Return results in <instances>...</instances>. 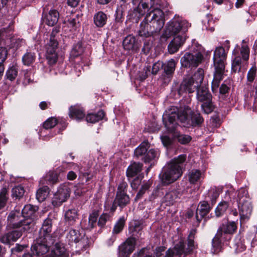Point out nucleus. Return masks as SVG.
Listing matches in <instances>:
<instances>
[{
    "mask_svg": "<svg viewBox=\"0 0 257 257\" xmlns=\"http://www.w3.org/2000/svg\"><path fill=\"white\" fill-rule=\"evenodd\" d=\"M69 167L70 169L74 170L76 172H81V167L74 163H70Z\"/></svg>",
    "mask_w": 257,
    "mask_h": 257,
    "instance_id": "61",
    "label": "nucleus"
},
{
    "mask_svg": "<svg viewBox=\"0 0 257 257\" xmlns=\"http://www.w3.org/2000/svg\"><path fill=\"white\" fill-rule=\"evenodd\" d=\"M221 233H220L219 230H218L216 235L212 239L213 250L212 251V252L213 253H216L220 251L221 248Z\"/></svg>",
    "mask_w": 257,
    "mask_h": 257,
    "instance_id": "29",
    "label": "nucleus"
},
{
    "mask_svg": "<svg viewBox=\"0 0 257 257\" xmlns=\"http://www.w3.org/2000/svg\"><path fill=\"white\" fill-rule=\"evenodd\" d=\"M234 248L236 253L243 251L245 249V246L240 239L236 238L235 240Z\"/></svg>",
    "mask_w": 257,
    "mask_h": 257,
    "instance_id": "44",
    "label": "nucleus"
},
{
    "mask_svg": "<svg viewBox=\"0 0 257 257\" xmlns=\"http://www.w3.org/2000/svg\"><path fill=\"white\" fill-rule=\"evenodd\" d=\"M136 245V239L134 237L128 238L119 247L118 257H128L134 251Z\"/></svg>",
    "mask_w": 257,
    "mask_h": 257,
    "instance_id": "16",
    "label": "nucleus"
},
{
    "mask_svg": "<svg viewBox=\"0 0 257 257\" xmlns=\"http://www.w3.org/2000/svg\"><path fill=\"white\" fill-rule=\"evenodd\" d=\"M203 178V173L199 170H192L188 174V179L191 184H195L197 182H200Z\"/></svg>",
    "mask_w": 257,
    "mask_h": 257,
    "instance_id": "25",
    "label": "nucleus"
},
{
    "mask_svg": "<svg viewBox=\"0 0 257 257\" xmlns=\"http://www.w3.org/2000/svg\"><path fill=\"white\" fill-rule=\"evenodd\" d=\"M175 137L177 138L179 143L182 144H187L190 142L191 140L190 136L183 134H176L175 135Z\"/></svg>",
    "mask_w": 257,
    "mask_h": 257,
    "instance_id": "48",
    "label": "nucleus"
},
{
    "mask_svg": "<svg viewBox=\"0 0 257 257\" xmlns=\"http://www.w3.org/2000/svg\"><path fill=\"white\" fill-rule=\"evenodd\" d=\"M77 177L76 172L73 171H69L67 175V178L69 180H73Z\"/></svg>",
    "mask_w": 257,
    "mask_h": 257,
    "instance_id": "62",
    "label": "nucleus"
},
{
    "mask_svg": "<svg viewBox=\"0 0 257 257\" xmlns=\"http://www.w3.org/2000/svg\"><path fill=\"white\" fill-rule=\"evenodd\" d=\"M18 75L17 69L13 66L11 67L6 73V76L8 79L12 81L14 80Z\"/></svg>",
    "mask_w": 257,
    "mask_h": 257,
    "instance_id": "47",
    "label": "nucleus"
},
{
    "mask_svg": "<svg viewBox=\"0 0 257 257\" xmlns=\"http://www.w3.org/2000/svg\"><path fill=\"white\" fill-rule=\"evenodd\" d=\"M186 156L181 155L174 158L164 168L161 177V181L164 185L170 184L178 179L182 174L181 164L186 160Z\"/></svg>",
    "mask_w": 257,
    "mask_h": 257,
    "instance_id": "3",
    "label": "nucleus"
},
{
    "mask_svg": "<svg viewBox=\"0 0 257 257\" xmlns=\"http://www.w3.org/2000/svg\"><path fill=\"white\" fill-rule=\"evenodd\" d=\"M78 24L79 21L77 17L70 18L68 20V26L72 28H75L76 27H77V26Z\"/></svg>",
    "mask_w": 257,
    "mask_h": 257,
    "instance_id": "53",
    "label": "nucleus"
},
{
    "mask_svg": "<svg viewBox=\"0 0 257 257\" xmlns=\"http://www.w3.org/2000/svg\"><path fill=\"white\" fill-rule=\"evenodd\" d=\"M58 31L56 29H53L49 40L46 45V57L50 65L55 64L58 59L57 50L58 43L55 38Z\"/></svg>",
    "mask_w": 257,
    "mask_h": 257,
    "instance_id": "7",
    "label": "nucleus"
},
{
    "mask_svg": "<svg viewBox=\"0 0 257 257\" xmlns=\"http://www.w3.org/2000/svg\"><path fill=\"white\" fill-rule=\"evenodd\" d=\"M165 23L164 14L161 10H156L153 13L147 15L140 24L139 34L140 36L148 37L158 33Z\"/></svg>",
    "mask_w": 257,
    "mask_h": 257,
    "instance_id": "2",
    "label": "nucleus"
},
{
    "mask_svg": "<svg viewBox=\"0 0 257 257\" xmlns=\"http://www.w3.org/2000/svg\"><path fill=\"white\" fill-rule=\"evenodd\" d=\"M142 168V164L141 163H134L131 164L127 168L126 175L128 177H132L139 173Z\"/></svg>",
    "mask_w": 257,
    "mask_h": 257,
    "instance_id": "31",
    "label": "nucleus"
},
{
    "mask_svg": "<svg viewBox=\"0 0 257 257\" xmlns=\"http://www.w3.org/2000/svg\"><path fill=\"white\" fill-rule=\"evenodd\" d=\"M83 52V48L81 43H78L73 48L71 55L73 57H77L81 55Z\"/></svg>",
    "mask_w": 257,
    "mask_h": 257,
    "instance_id": "43",
    "label": "nucleus"
},
{
    "mask_svg": "<svg viewBox=\"0 0 257 257\" xmlns=\"http://www.w3.org/2000/svg\"><path fill=\"white\" fill-rule=\"evenodd\" d=\"M57 123V120L54 117H51L46 120L43 126L46 129H50L54 127Z\"/></svg>",
    "mask_w": 257,
    "mask_h": 257,
    "instance_id": "49",
    "label": "nucleus"
},
{
    "mask_svg": "<svg viewBox=\"0 0 257 257\" xmlns=\"http://www.w3.org/2000/svg\"><path fill=\"white\" fill-rule=\"evenodd\" d=\"M53 243H49L46 239L42 237L37 238L36 243L32 246V250L38 255H43L48 252L49 246Z\"/></svg>",
    "mask_w": 257,
    "mask_h": 257,
    "instance_id": "17",
    "label": "nucleus"
},
{
    "mask_svg": "<svg viewBox=\"0 0 257 257\" xmlns=\"http://www.w3.org/2000/svg\"><path fill=\"white\" fill-rule=\"evenodd\" d=\"M161 64L160 63H156L154 64L152 67V73L156 74L159 71Z\"/></svg>",
    "mask_w": 257,
    "mask_h": 257,
    "instance_id": "63",
    "label": "nucleus"
},
{
    "mask_svg": "<svg viewBox=\"0 0 257 257\" xmlns=\"http://www.w3.org/2000/svg\"><path fill=\"white\" fill-rule=\"evenodd\" d=\"M150 145L148 142H143L135 150V155L137 157L145 156L147 152Z\"/></svg>",
    "mask_w": 257,
    "mask_h": 257,
    "instance_id": "33",
    "label": "nucleus"
},
{
    "mask_svg": "<svg viewBox=\"0 0 257 257\" xmlns=\"http://www.w3.org/2000/svg\"><path fill=\"white\" fill-rule=\"evenodd\" d=\"M197 97L198 100L201 103V106L203 111L208 114L213 111L214 106L212 103V96L205 87H201L197 89Z\"/></svg>",
    "mask_w": 257,
    "mask_h": 257,
    "instance_id": "9",
    "label": "nucleus"
},
{
    "mask_svg": "<svg viewBox=\"0 0 257 257\" xmlns=\"http://www.w3.org/2000/svg\"><path fill=\"white\" fill-rule=\"evenodd\" d=\"M226 59V54L224 49L222 47H217L214 51L213 58L215 71L211 86L214 92L217 91L220 82L223 79Z\"/></svg>",
    "mask_w": 257,
    "mask_h": 257,
    "instance_id": "4",
    "label": "nucleus"
},
{
    "mask_svg": "<svg viewBox=\"0 0 257 257\" xmlns=\"http://www.w3.org/2000/svg\"><path fill=\"white\" fill-rule=\"evenodd\" d=\"M9 199V194L6 187L1 190V209L5 206Z\"/></svg>",
    "mask_w": 257,
    "mask_h": 257,
    "instance_id": "46",
    "label": "nucleus"
},
{
    "mask_svg": "<svg viewBox=\"0 0 257 257\" xmlns=\"http://www.w3.org/2000/svg\"><path fill=\"white\" fill-rule=\"evenodd\" d=\"M228 207V204L227 202L223 201L220 202L215 209V214L216 216L219 217L223 215Z\"/></svg>",
    "mask_w": 257,
    "mask_h": 257,
    "instance_id": "40",
    "label": "nucleus"
},
{
    "mask_svg": "<svg viewBox=\"0 0 257 257\" xmlns=\"http://www.w3.org/2000/svg\"><path fill=\"white\" fill-rule=\"evenodd\" d=\"M109 218V215L107 213L102 214L99 217L98 224L100 226H103L107 220Z\"/></svg>",
    "mask_w": 257,
    "mask_h": 257,
    "instance_id": "52",
    "label": "nucleus"
},
{
    "mask_svg": "<svg viewBox=\"0 0 257 257\" xmlns=\"http://www.w3.org/2000/svg\"><path fill=\"white\" fill-rule=\"evenodd\" d=\"M6 27H4L2 29L1 28V33L2 32V30L4 31H6L8 30L9 31L12 30L11 28V26L13 25L12 20H8L7 23H5Z\"/></svg>",
    "mask_w": 257,
    "mask_h": 257,
    "instance_id": "58",
    "label": "nucleus"
},
{
    "mask_svg": "<svg viewBox=\"0 0 257 257\" xmlns=\"http://www.w3.org/2000/svg\"><path fill=\"white\" fill-rule=\"evenodd\" d=\"M190 26L186 21L179 17L174 18L168 23L165 34L171 36L178 33H185Z\"/></svg>",
    "mask_w": 257,
    "mask_h": 257,
    "instance_id": "8",
    "label": "nucleus"
},
{
    "mask_svg": "<svg viewBox=\"0 0 257 257\" xmlns=\"http://www.w3.org/2000/svg\"><path fill=\"white\" fill-rule=\"evenodd\" d=\"M49 181L52 183H56L58 181L57 174L55 172H50L48 175Z\"/></svg>",
    "mask_w": 257,
    "mask_h": 257,
    "instance_id": "54",
    "label": "nucleus"
},
{
    "mask_svg": "<svg viewBox=\"0 0 257 257\" xmlns=\"http://www.w3.org/2000/svg\"><path fill=\"white\" fill-rule=\"evenodd\" d=\"M59 17V14L56 10H50L46 16V23L50 26H53L57 23Z\"/></svg>",
    "mask_w": 257,
    "mask_h": 257,
    "instance_id": "28",
    "label": "nucleus"
},
{
    "mask_svg": "<svg viewBox=\"0 0 257 257\" xmlns=\"http://www.w3.org/2000/svg\"><path fill=\"white\" fill-rule=\"evenodd\" d=\"M135 43V38L131 35H128L123 40V46L125 50H130L134 48Z\"/></svg>",
    "mask_w": 257,
    "mask_h": 257,
    "instance_id": "38",
    "label": "nucleus"
},
{
    "mask_svg": "<svg viewBox=\"0 0 257 257\" xmlns=\"http://www.w3.org/2000/svg\"><path fill=\"white\" fill-rule=\"evenodd\" d=\"M210 207L207 202H201L196 211V218L200 221L209 211Z\"/></svg>",
    "mask_w": 257,
    "mask_h": 257,
    "instance_id": "23",
    "label": "nucleus"
},
{
    "mask_svg": "<svg viewBox=\"0 0 257 257\" xmlns=\"http://www.w3.org/2000/svg\"><path fill=\"white\" fill-rule=\"evenodd\" d=\"M240 53L242 55V58L244 61H247L249 56V49L247 45H243L241 46Z\"/></svg>",
    "mask_w": 257,
    "mask_h": 257,
    "instance_id": "50",
    "label": "nucleus"
},
{
    "mask_svg": "<svg viewBox=\"0 0 257 257\" xmlns=\"http://www.w3.org/2000/svg\"><path fill=\"white\" fill-rule=\"evenodd\" d=\"M125 223V219L123 217H121L116 223L113 229V234L119 233L123 229Z\"/></svg>",
    "mask_w": 257,
    "mask_h": 257,
    "instance_id": "42",
    "label": "nucleus"
},
{
    "mask_svg": "<svg viewBox=\"0 0 257 257\" xmlns=\"http://www.w3.org/2000/svg\"><path fill=\"white\" fill-rule=\"evenodd\" d=\"M35 57V53L32 52L26 53L22 58L24 64L27 66L30 65L34 62Z\"/></svg>",
    "mask_w": 257,
    "mask_h": 257,
    "instance_id": "41",
    "label": "nucleus"
},
{
    "mask_svg": "<svg viewBox=\"0 0 257 257\" xmlns=\"http://www.w3.org/2000/svg\"><path fill=\"white\" fill-rule=\"evenodd\" d=\"M233 55L234 56V58L232 62V71L235 73L239 72L242 67L241 58L238 54L236 53L234 50L233 51Z\"/></svg>",
    "mask_w": 257,
    "mask_h": 257,
    "instance_id": "30",
    "label": "nucleus"
},
{
    "mask_svg": "<svg viewBox=\"0 0 257 257\" xmlns=\"http://www.w3.org/2000/svg\"><path fill=\"white\" fill-rule=\"evenodd\" d=\"M165 247L160 246L156 248L155 254L157 257H160L162 254V252L165 251Z\"/></svg>",
    "mask_w": 257,
    "mask_h": 257,
    "instance_id": "59",
    "label": "nucleus"
},
{
    "mask_svg": "<svg viewBox=\"0 0 257 257\" xmlns=\"http://www.w3.org/2000/svg\"><path fill=\"white\" fill-rule=\"evenodd\" d=\"M161 141L165 146H168L171 143V139L167 136H164L161 137Z\"/></svg>",
    "mask_w": 257,
    "mask_h": 257,
    "instance_id": "57",
    "label": "nucleus"
},
{
    "mask_svg": "<svg viewBox=\"0 0 257 257\" xmlns=\"http://www.w3.org/2000/svg\"><path fill=\"white\" fill-rule=\"evenodd\" d=\"M163 119L166 128L170 132L175 131L178 127L179 122L185 126L199 124L203 120L199 113H192L190 109L180 113L178 108L175 106L171 107L165 111L163 115Z\"/></svg>",
    "mask_w": 257,
    "mask_h": 257,
    "instance_id": "1",
    "label": "nucleus"
},
{
    "mask_svg": "<svg viewBox=\"0 0 257 257\" xmlns=\"http://www.w3.org/2000/svg\"><path fill=\"white\" fill-rule=\"evenodd\" d=\"M139 3H140L139 4L135 10L141 16H144L145 14L147 15L153 13L156 10H161L160 9L155 8L154 0H144L141 1Z\"/></svg>",
    "mask_w": 257,
    "mask_h": 257,
    "instance_id": "15",
    "label": "nucleus"
},
{
    "mask_svg": "<svg viewBox=\"0 0 257 257\" xmlns=\"http://www.w3.org/2000/svg\"><path fill=\"white\" fill-rule=\"evenodd\" d=\"M229 87L225 83H223L221 84L220 89L219 92L220 94H224L227 93L229 91Z\"/></svg>",
    "mask_w": 257,
    "mask_h": 257,
    "instance_id": "56",
    "label": "nucleus"
},
{
    "mask_svg": "<svg viewBox=\"0 0 257 257\" xmlns=\"http://www.w3.org/2000/svg\"><path fill=\"white\" fill-rule=\"evenodd\" d=\"M257 71L256 67L254 65L252 66L248 70L247 74V80L248 82H252L256 76Z\"/></svg>",
    "mask_w": 257,
    "mask_h": 257,
    "instance_id": "45",
    "label": "nucleus"
},
{
    "mask_svg": "<svg viewBox=\"0 0 257 257\" xmlns=\"http://www.w3.org/2000/svg\"><path fill=\"white\" fill-rule=\"evenodd\" d=\"M66 249L63 244L56 243L52 248L50 253H48L43 257H64L65 255Z\"/></svg>",
    "mask_w": 257,
    "mask_h": 257,
    "instance_id": "21",
    "label": "nucleus"
},
{
    "mask_svg": "<svg viewBox=\"0 0 257 257\" xmlns=\"http://www.w3.org/2000/svg\"><path fill=\"white\" fill-rule=\"evenodd\" d=\"M104 116L103 111L100 110L97 113L89 114L86 116V120L87 122L95 123L101 120Z\"/></svg>",
    "mask_w": 257,
    "mask_h": 257,
    "instance_id": "34",
    "label": "nucleus"
},
{
    "mask_svg": "<svg viewBox=\"0 0 257 257\" xmlns=\"http://www.w3.org/2000/svg\"><path fill=\"white\" fill-rule=\"evenodd\" d=\"M201 49V47H199L196 51L186 53L181 59V66L186 68L196 67L198 66L203 59Z\"/></svg>",
    "mask_w": 257,
    "mask_h": 257,
    "instance_id": "11",
    "label": "nucleus"
},
{
    "mask_svg": "<svg viewBox=\"0 0 257 257\" xmlns=\"http://www.w3.org/2000/svg\"><path fill=\"white\" fill-rule=\"evenodd\" d=\"M107 19L106 15L101 11L97 12L93 17L94 23L98 27L104 26L106 23Z\"/></svg>",
    "mask_w": 257,
    "mask_h": 257,
    "instance_id": "26",
    "label": "nucleus"
},
{
    "mask_svg": "<svg viewBox=\"0 0 257 257\" xmlns=\"http://www.w3.org/2000/svg\"><path fill=\"white\" fill-rule=\"evenodd\" d=\"M159 155L160 152L158 149H150L144 157V161L146 163H151V162H153L154 163L158 159Z\"/></svg>",
    "mask_w": 257,
    "mask_h": 257,
    "instance_id": "27",
    "label": "nucleus"
},
{
    "mask_svg": "<svg viewBox=\"0 0 257 257\" xmlns=\"http://www.w3.org/2000/svg\"><path fill=\"white\" fill-rule=\"evenodd\" d=\"M180 191L177 190H171L167 192L164 196V201L167 205H173L181 196Z\"/></svg>",
    "mask_w": 257,
    "mask_h": 257,
    "instance_id": "22",
    "label": "nucleus"
},
{
    "mask_svg": "<svg viewBox=\"0 0 257 257\" xmlns=\"http://www.w3.org/2000/svg\"><path fill=\"white\" fill-rule=\"evenodd\" d=\"M70 189L68 184L61 185L54 194L52 204L55 206H59L66 201L70 196Z\"/></svg>",
    "mask_w": 257,
    "mask_h": 257,
    "instance_id": "13",
    "label": "nucleus"
},
{
    "mask_svg": "<svg viewBox=\"0 0 257 257\" xmlns=\"http://www.w3.org/2000/svg\"><path fill=\"white\" fill-rule=\"evenodd\" d=\"M186 40L185 33L175 34L173 40L168 46V50L170 53L173 54L176 52L179 48L184 44Z\"/></svg>",
    "mask_w": 257,
    "mask_h": 257,
    "instance_id": "19",
    "label": "nucleus"
},
{
    "mask_svg": "<svg viewBox=\"0 0 257 257\" xmlns=\"http://www.w3.org/2000/svg\"><path fill=\"white\" fill-rule=\"evenodd\" d=\"M8 55V50L6 48L1 47V60L3 62L4 61L7 57Z\"/></svg>",
    "mask_w": 257,
    "mask_h": 257,
    "instance_id": "60",
    "label": "nucleus"
},
{
    "mask_svg": "<svg viewBox=\"0 0 257 257\" xmlns=\"http://www.w3.org/2000/svg\"><path fill=\"white\" fill-rule=\"evenodd\" d=\"M49 189L47 186L39 189L36 193V198L39 202H43L48 196Z\"/></svg>",
    "mask_w": 257,
    "mask_h": 257,
    "instance_id": "35",
    "label": "nucleus"
},
{
    "mask_svg": "<svg viewBox=\"0 0 257 257\" xmlns=\"http://www.w3.org/2000/svg\"><path fill=\"white\" fill-rule=\"evenodd\" d=\"M8 220L10 223H13L14 227L18 228L1 238V242L4 243H10L11 241H15L22 235V231L25 232L22 224L17 222L19 220V212H11L8 217Z\"/></svg>",
    "mask_w": 257,
    "mask_h": 257,
    "instance_id": "6",
    "label": "nucleus"
},
{
    "mask_svg": "<svg viewBox=\"0 0 257 257\" xmlns=\"http://www.w3.org/2000/svg\"><path fill=\"white\" fill-rule=\"evenodd\" d=\"M239 194H242V197L238 200V206L240 215L245 217H248L252 211V205L249 198L247 196V192L246 189L241 188Z\"/></svg>",
    "mask_w": 257,
    "mask_h": 257,
    "instance_id": "12",
    "label": "nucleus"
},
{
    "mask_svg": "<svg viewBox=\"0 0 257 257\" xmlns=\"http://www.w3.org/2000/svg\"><path fill=\"white\" fill-rule=\"evenodd\" d=\"M37 210V207L30 204L24 206L22 211L23 220H21L20 223L22 224L24 231H29L34 225V219L35 218V214Z\"/></svg>",
    "mask_w": 257,
    "mask_h": 257,
    "instance_id": "10",
    "label": "nucleus"
},
{
    "mask_svg": "<svg viewBox=\"0 0 257 257\" xmlns=\"http://www.w3.org/2000/svg\"><path fill=\"white\" fill-rule=\"evenodd\" d=\"M79 1L80 0H68L67 3L71 7H75L78 5Z\"/></svg>",
    "mask_w": 257,
    "mask_h": 257,
    "instance_id": "64",
    "label": "nucleus"
},
{
    "mask_svg": "<svg viewBox=\"0 0 257 257\" xmlns=\"http://www.w3.org/2000/svg\"><path fill=\"white\" fill-rule=\"evenodd\" d=\"M69 116L73 119L80 120L84 118L85 114L82 108L79 106L75 105L70 107L69 109Z\"/></svg>",
    "mask_w": 257,
    "mask_h": 257,
    "instance_id": "24",
    "label": "nucleus"
},
{
    "mask_svg": "<svg viewBox=\"0 0 257 257\" xmlns=\"http://www.w3.org/2000/svg\"><path fill=\"white\" fill-rule=\"evenodd\" d=\"M26 247L27 246L26 245H22L19 244H17L15 247L11 249V250L13 253H15L17 252H19L22 251L24 248Z\"/></svg>",
    "mask_w": 257,
    "mask_h": 257,
    "instance_id": "55",
    "label": "nucleus"
},
{
    "mask_svg": "<svg viewBox=\"0 0 257 257\" xmlns=\"http://www.w3.org/2000/svg\"><path fill=\"white\" fill-rule=\"evenodd\" d=\"M66 238L69 244L79 243L83 245L84 242L86 240L84 235L75 229L70 230L67 234Z\"/></svg>",
    "mask_w": 257,
    "mask_h": 257,
    "instance_id": "20",
    "label": "nucleus"
},
{
    "mask_svg": "<svg viewBox=\"0 0 257 257\" xmlns=\"http://www.w3.org/2000/svg\"><path fill=\"white\" fill-rule=\"evenodd\" d=\"M65 218L70 224H73L78 220L77 211L75 209H69L65 213Z\"/></svg>",
    "mask_w": 257,
    "mask_h": 257,
    "instance_id": "36",
    "label": "nucleus"
},
{
    "mask_svg": "<svg viewBox=\"0 0 257 257\" xmlns=\"http://www.w3.org/2000/svg\"><path fill=\"white\" fill-rule=\"evenodd\" d=\"M24 188L21 186H17L13 188L12 196L15 199H20L24 195Z\"/></svg>",
    "mask_w": 257,
    "mask_h": 257,
    "instance_id": "39",
    "label": "nucleus"
},
{
    "mask_svg": "<svg viewBox=\"0 0 257 257\" xmlns=\"http://www.w3.org/2000/svg\"><path fill=\"white\" fill-rule=\"evenodd\" d=\"M176 62L173 59L169 60L164 64V69L165 73L168 75H172L175 69Z\"/></svg>",
    "mask_w": 257,
    "mask_h": 257,
    "instance_id": "37",
    "label": "nucleus"
},
{
    "mask_svg": "<svg viewBox=\"0 0 257 257\" xmlns=\"http://www.w3.org/2000/svg\"><path fill=\"white\" fill-rule=\"evenodd\" d=\"M203 78L204 71L199 69L192 77L184 80L178 90L179 95H182L185 91L189 93L194 92L201 85Z\"/></svg>",
    "mask_w": 257,
    "mask_h": 257,
    "instance_id": "5",
    "label": "nucleus"
},
{
    "mask_svg": "<svg viewBox=\"0 0 257 257\" xmlns=\"http://www.w3.org/2000/svg\"><path fill=\"white\" fill-rule=\"evenodd\" d=\"M52 232V220L50 219H46L44 220L42 227H41L39 237H42L46 239L49 243H53L54 238L51 236Z\"/></svg>",
    "mask_w": 257,
    "mask_h": 257,
    "instance_id": "18",
    "label": "nucleus"
},
{
    "mask_svg": "<svg viewBox=\"0 0 257 257\" xmlns=\"http://www.w3.org/2000/svg\"><path fill=\"white\" fill-rule=\"evenodd\" d=\"M126 187L127 184L125 182H122L119 184L116 196L114 200V203L120 207H123L130 202V197L124 191Z\"/></svg>",
    "mask_w": 257,
    "mask_h": 257,
    "instance_id": "14",
    "label": "nucleus"
},
{
    "mask_svg": "<svg viewBox=\"0 0 257 257\" xmlns=\"http://www.w3.org/2000/svg\"><path fill=\"white\" fill-rule=\"evenodd\" d=\"M236 229V225L234 221L228 222L226 224H223L218 230H220L222 235L223 233L224 234L229 233L231 234L234 232Z\"/></svg>",
    "mask_w": 257,
    "mask_h": 257,
    "instance_id": "32",
    "label": "nucleus"
},
{
    "mask_svg": "<svg viewBox=\"0 0 257 257\" xmlns=\"http://www.w3.org/2000/svg\"><path fill=\"white\" fill-rule=\"evenodd\" d=\"M98 215V213L95 211L93 212L91 214H90L88 221V227L89 228H92L94 224H95L97 219Z\"/></svg>",
    "mask_w": 257,
    "mask_h": 257,
    "instance_id": "51",
    "label": "nucleus"
}]
</instances>
